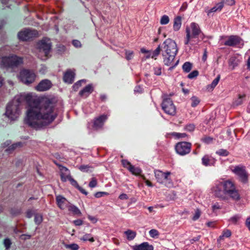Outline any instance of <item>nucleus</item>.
<instances>
[{"label":"nucleus","mask_w":250,"mask_h":250,"mask_svg":"<svg viewBox=\"0 0 250 250\" xmlns=\"http://www.w3.org/2000/svg\"><path fill=\"white\" fill-rule=\"evenodd\" d=\"M24 101L28 104L24 122L32 128L40 129L53 122L58 115L55 99H33L29 94H21L16 96L8 103L6 116L11 120H16L21 113V106Z\"/></svg>","instance_id":"obj_1"},{"label":"nucleus","mask_w":250,"mask_h":250,"mask_svg":"<svg viewBox=\"0 0 250 250\" xmlns=\"http://www.w3.org/2000/svg\"><path fill=\"white\" fill-rule=\"evenodd\" d=\"M214 195L224 201H227L229 198L235 201L240 199V195L237 190L234 184L229 180L219 183L216 187Z\"/></svg>","instance_id":"obj_2"},{"label":"nucleus","mask_w":250,"mask_h":250,"mask_svg":"<svg viewBox=\"0 0 250 250\" xmlns=\"http://www.w3.org/2000/svg\"><path fill=\"white\" fill-rule=\"evenodd\" d=\"M162 55L165 65L169 66L173 61L176 56L178 48L176 42L170 39H166L162 44Z\"/></svg>","instance_id":"obj_3"},{"label":"nucleus","mask_w":250,"mask_h":250,"mask_svg":"<svg viewBox=\"0 0 250 250\" xmlns=\"http://www.w3.org/2000/svg\"><path fill=\"white\" fill-rule=\"evenodd\" d=\"M186 34L184 39L185 45H194L199 42V38L203 40L205 37L199 24L195 22H191L190 27H186Z\"/></svg>","instance_id":"obj_4"},{"label":"nucleus","mask_w":250,"mask_h":250,"mask_svg":"<svg viewBox=\"0 0 250 250\" xmlns=\"http://www.w3.org/2000/svg\"><path fill=\"white\" fill-rule=\"evenodd\" d=\"M23 62L22 58L16 55L3 57L0 62L1 65L4 67L12 68L18 67Z\"/></svg>","instance_id":"obj_5"},{"label":"nucleus","mask_w":250,"mask_h":250,"mask_svg":"<svg viewBox=\"0 0 250 250\" xmlns=\"http://www.w3.org/2000/svg\"><path fill=\"white\" fill-rule=\"evenodd\" d=\"M36 77L33 71L23 69L20 72L19 79L24 84L29 85L35 81Z\"/></svg>","instance_id":"obj_6"},{"label":"nucleus","mask_w":250,"mask_h":250,"mask_svg":"<svg viewBox=\"0 0 250 250\" xmlns=\"http://www.w3.org/2000/svg\"><path fill=\"white\" fill-rule=\"evenodd\" d=\"M107 119V116L104 114L100 115L87 124V127L89 130H99L103 128L104 122Z\"/></svg>","instance_id":"obj_7"},{"label":"nucleus","mask_w":250,"mask_h":250,"mask_svg":"<svg viewBox=\"0 0 250 250\" xmlns=\"http://www.w3.org/2000/svg\"><path fill=\"white\" fill-rule=\"evenodd\" d=\"M226 40L224 44L229 46H237L239 48H242L244 45V41L239 36L237 35H231L227 36Z\"/></svg>","instance_id":"obj_8"},{"label":"nucleus","mask_w":250,"mask_h":250,"mask_svg":"<svg viewBox=\"0 0 250 250\" xmlns=\"http://www.w3.org/2000/svg\"><path fill=\"white\" fill-rule=\"evenodd\" d=\"M191 143L188 142H180L175 146V149L177 154L185 156L190 153L191 149Z\"/></svg>","instance_id":"obj_9"},{"label":"nucleus","mask_w":250,"mask_h":250,"mask_svg":"<svg viewBox=\"0 0 250 250\" xmlns=\"http://www.w3.org/2000/svg\"><path fill=\"white\" fill-rule=\"evenodd\" d=\"M162 107L164 112L168 115L174 116L176 114V107L172 101L169 97L163 99Z\"/></svg>","instance_id":"obj_10"},{"label":"nucleus","mask_w":250,"mask_h":250,"mask_svg":"<svg viewBox=\"0 0 250 250\" xmlns=\"http://www.w3.org/2000/svg\"><path fill=\"white\" fill-rule=\"evenodd\" d=\"M38 35V32L36 30L25 29L19 32L18 37L20 40L24 41L37 37Z\"/></svg>","instance_id":"obj_11"},{"label":"nucleus","mask_w":250,"mask_h":250,"mask_svg":"<svg viewBox=\"0 0 250 250\" xmlns=\"http://www.w3.org/2000/svg\"><path fill=\"white\" fill-rule=\"evenodd\" d=\"M232 171L238 176L239 180L243 183H246L248 181V174L246 171L245 167L242 166H235L232 169Z\"/></svg>","instance_id":"obj_12"},{"label":"nucleus","mask_w":250,"mask_h":250,"mask_svg":"<svg viewBox=\"0 0 250 250\" xmlns=\"http://www.w3.org/2000/svg\"><path fill=\"white\" fill-rule=\"evenodd\" d=\"M170 174L171 173L169 171L163 172L159 170L155 171V176L157 181L161 184H165L166 185L167 182H168L169 185H171L172 183L169 182L170 179L168 178Z\"/></svg>","instance_id":"obj_13"},{"label":"nucleus","mask_w":250,"mask_h":250,"mask_svg":"<svg viewBox=\"0 0 250 250\" xmlns=\"http://www.w3.org/2000/svg\"><path fill=\"white\" fill-rule=\"evenodd\" d=\"M38 46L40 52L44 53L45 57H47L51 48V43L42 40L38 42Z\"/></svg>","instance_id":"obj_14"},{"label":"nucleus","mask_w":250,"mask_h":250,"mask_svg":"<svg viewBox=\"0 0 250 250\" xmlns=\"http://www.w3.org/2000/svg\"><path fill=\"white\" fill-rule=\"evenodd\" d=\"M52 86L50 81L45 79L42 80L36 87V89L38 91H44L49 89Z\"/></svg>","instance_id":"obj_15"},{"label":"nucleus","mask_w":250,"mask_h":250,"mask_svg":"<svg viewBox=\"0 0 250 250\" xmlns=\"http://www.w3.org/2000/svg\"><path fill=\"white\" fill-rule=\"evenodd\" d=\"M56 203L58 207L62 210L68 208L70 204L65 198L60 195L57 196Z\"/></svg>","instance_id":"obj_16"},{"label":"nucleus","mask_w":250,"mask_h":250,"mask_svg":"<svg viewBox=\"0 0 250 250\" xmlns=\"http://www.w3.org/2000/svg\"><path fill=\"white\" fill-rule=\"evenodd\" d=\"M58 166L60 171L61 179L62 181L65 182L67 180V179L71 176L70 172L66 167L61 165H58Z\"/></svg>","instance_id":"obj_17"},{"label":"nucleus","mask_w":250,"mask_h":250,"mask_svg":"<svg viewBox=\"0 0 250 250\" xmlns=\"http://www.w3.org/2000/svg\"><path fill=\"white\" fill-rule=\"evenodd\" d=\"M94 91L92 84H89L80 91L79 95L83 98H86Z\"/></svg>","instance_id":"obj_18"},{"label":"nucleus","mask_w":250,"mask_h":250,"mask_svg":"<svg viewBox=\"0 0 250 250\" xmlns=\"http://www.w3.org/2000/svg\"><path fill=\"white\" fill-rule=\"evenodd\" d=\"M241 59L240 57L236 55H234L231 56L228 61L229 67L231 70H233L239 65Z\"/></svg>","instance_id":"obj_19"},{"label":"nucleus","mask_w":250,"mask_h":250,"mask_svg":"<svg viewBox=\"0 0 250 250\" xmlns=\"http://www.w3.org/2000/svg\"><path fill=\"white\" fill-rule=\"evenodd\" d=\"M216 161V159L209 155H205L202 158V164L206 167L214 166Z\"/></svg>","instance_id":"obj_20"},{"label":"nucleus","mask_w":250,"mask_h":250,"mask_svg":"<svg viewBox=\"0 0 250 250\" xmlns=\"http://www.w3.org/2000/svg\"><path fill=\"white\" fill-rule=\"evenodd\" d=\"M153 246L148 242H143L139 245L133 246V250H153Z\"/></svg>","instance_id":"obj_21"},{"label":"nucleus","mask_w":250,"mask_h":250,"mask_svg":"<svg viewBox=\"0 0 250 250\" xmlns=\"http://www.w3.org/2000/svg\"><path fill=\"white\" fill-rule=\"evenodd\" d=\"M63 81L68 83H72L74 80V73L71 70H67L64 74Z\"/></svg>","instance_id":"obj_22"},{"label":"nucleus","mask_w":250,"mask_h":250,"mask_svg":"<svg viewBox=\"0 0 250 250\" xmlns=\"http://www.w3.org/2000/svg\"><path fill=\"white\" fill-rule=\"evenodd\" d=\"M224 7V2H220L217 3L215 6L213 7L207 12V14L208 16H211V13L217 11H220Z\"/></svg>","instance_id":"obj_23"},{"label":"nucleus","mask_w":250,"mask_h":250,"mask_svg":"<svg viewBox=\"0 0 250 250\" xmlns=\"http://www.w3.org/2000/svg\"><path fill=\"white\" fill-rule=\"evenodd\" d=\"M67 208L68 211L71 212L74 215H77L78 216L82 215V212L79 208L71 203L68 206Z\"/></svg>","instance_id":"obj_24"},{"label":"nucleus","mask_w":250,"mask_h":250,"mask_svg":"<svg viewBox=\"0 0 250 250\" xmlns=\"http://www.w3.org/2000/svg\"><path fill=\"white\" fill-rule=\"evenodd\" d=\"M181 17L180 16L176 17L174 20L173 30L175 31H178L181 28Z\"/></svg>","instance_id":"obj_25"},{"label":"nucleus","mask_w":250,"mask_h":250,"mask_svg":"<svg viewBox=\"0 0 250 250\" xmlns=\"http://www.w3.org/2000/svg\"><path fill=\"white\" fill-rule=\"evenodd\" d=\"M128 170L134 175H140L142 172V170L138 167H135L134 166L131 165L128 168Z\"/></svg>","instance_id":"obj_26"},{"label":"nucleus","mask_w":250,"mask_h":250,"mask_svg":"<svg viewBox=\"0 0 250 250\" xmlns=\"http://www.w3.org/2000/svg\"><path fill=\"white\" fill-rule=\"evenodd\" d=\"M125 233L127 237V239L129 241L134 239L136 235V232L130 229H128L127 230L125 231Z\"/></svg>","instance_id":"obj_27"},{"label":"nucleus","mask_w":250,"mask_h":250,"mask_svg":"<svg viewBox=\"0 0 250 250\" xmlns=\"http://www.w3.org/2000/svg\"><path fill=\"white\" fill-rule=\"evenodd\" d=\"M192 67V64L189 62H187L183 64L182 69L185 73H188L191 70Z\"/></svg>","instance_id":"obj_28"},{"label":"nucleus","mask_w":250,"mask_h":250,"mask_svg":"<svg viewBox=\"0 0 250 250\" xmlns=\"http://www.w3.org/2000/svg\"><path fill=\"white\" fill-rule=\"evenodd\" d=\"M22 144L21 142H18L15 144H12L8 148L6 149L7 151H11L15 150L17 147H20L22 146Z\"/></svg>","instance_id":"obj_29"},{"label":"nucleus","mask_w":250,"mask_h":250,"mask_svg":"<svg viewBox=\"0 0 250 250\" xmlns=\"http://www.w3.org/2000/svg\"><path fill=\"white\" fill-rule=\"evenodd\" d=\"M64 246L66 249H70V250H78L79 249V245L75 243L71 244H64Z\"/></svg>","instance_id":"obj_30"},{"label":"nucleus","mask_w":250,"mask_h":250,"mask_svg":"<svg viewBox=\"0 0 250 250\" xmlns=\"http://www.w3.org/2000/svg\"><path fill=\"white\" fill-rule=\"evenodd\" d=\"M80 240L83 241H89L91 242H93L95 240L91 236L90 234H85L82 237L80 238Z\"/></svg>","instance_id":"obj_31"},{"label":"nucleus","mask_w":250,"mask_h":250,"mask_svg":"<svg viewBox=\"0 0 250 250\" xmlns=\"http://www.w3.org/2000/svg\"><path fill=\"white\" fill-rule=\"evenodd\" d=\"M161 52L162 53V48L161 44H160L157 48L152 52L151 57L152 58H154L158 56Z\"/></svg>","instance_id":"obj_32"},{"label":"nucleus","mask_w":250,"mask_h":250,"mask_svg":"<svg viewBox=\"0 0 250 250\" xmlns=\"http://www.w3.org/2000/svg\"><path fill=\"white\" fill-rule=\"evenodd\" d=\"M42 215L41 214L36 213L35 214L34 221L36 224L39 225L42 221Z\"/></svg>","instance_id":"obj_33"},{"label":"nucleus","mask_w":250,"mask_h":250,"mask_svg":"<svg viewBox=\"0 0 250 250\" xmlns=\"http://www.w3.org/2000/svg\"><path fill=\"white\" fill-rule=\"evenodd\" d=\"M191 106L193 107L196 106L200 103V100L196 96H193L190 99Z\"/></svg>","instance_id":"obj_34"},{"label":"nucleus","mask_w":250,"mask_h":250,"mask_svg":"<svg viewBox=\"0 0 250 250\" xmlns=\"http://www.w3.org/2000/svg\"><path fill=\"white\" fill-rule=\"evenodd\" d=\"M216 154L221 156H227L229 155V152L224 149H220L216 151Z\"/></svg>","instance_id":"obj_35"},{"label":"nucleus","mask_w":250,"mask_h":250,"mask_svg":"<svg viewBox=\"0 0 250 250\" xmlns=\"http://www.w3.org/2000/svg\"><path fill=\"white\" fill-rule=\"evenodd\" d=\"M213 138L209 136H204L201 139V141L206 144H210L212 143Z\"/></svg>","instance_id":"obj_36"},{"label":"nucleus","mask_w":250,"mask_h":250,"mask_svg":"<svg viewBox=\"0 0 250 250\" xmlns=\"http://www.w3.org/2000/svg\"><path fill=\"white\" fill-rule=\"evenodd\" d=\"M245 97V95H239L238 99L234 101V104L236 106L241 104L243 102V98Z\"/></svg>","instance_id":"obj_37"},{"label":"nucleus","mask_w":250,"mask_h":250,"mask_svg":"<svg viewBox=\"0 0 250 250\" xmlns=\"http://www.w3.org/2000/svg\"><path fill=\"white\" fill-rule=\"evenodd\" d=\"M195 127V126L193 124H189L185 126L184 130L189 132H192L194 130Z\"/></svg>","instance_id":"obj_38"},{"label":"nucleus","mask_w":250,"mask_h":250,"mask_svg":"<svg viewBox=\"0 0 250 250\" xmlns=\"http://www.w3.org/2000/svg\"><path fill=\"white\" fill-rule=\"evenodd\" d=\"M169 21V17L167 15H163L160 20V23L162 25H165L167 24Z\"/></svg>","instance_id":"obj_39"},{"label":"nucleus","mask_w":250,"mask_h":250,"mask_svg":"<svg viewBox=\"0 0 250 250\" xmlns=\"http://www.w3.org/2000/svg\"><path fill=\"white\" fill-rule=\"evenodd\" d=\"M85 80H81L78 82H77L73 85V89L76 91L79 88V87L81 86L82 83H85Z\"/></svg>","instance_id":"obj_40"},{"label":"nucleus","mask_w":250,"mask_h":250,"mask_svg":"<svg viewBox=\"0 0 250 250\" xmlns=\"http://www.w3.org/2000/svg\"><path fill=\"white\" fill-rule=\"evenodd\" d=\"M220 79V75H218L217 77L213 80L211 83L208 85V87H210L211 88H214L218 83Z\"/></svg>","instance_id":"obj_41"},{"label":"nucleus","mask_w":250,"mask_h":250,"mask_svg":"<svg viewBox=\"0 0 250 250\" xmlns=\"http://www.w3.org/2000/svg\"><path fill=\"white\" fill-rule=\"evenodd\" d=\"M149 233L150 236L152 238L157 237L159 235L158 231L155 229H152L150 230L149 231Z\"/></svg>","instance_id":"obj_42"},{"label":"nucleus","mask_w":250,"mask_h":250,"mask_svg":"<svg viewBox=\"0 0 250 250\" xmlns=\"http://www.w3.org/2000/svg\"><path fill=\"white\" fill-rule=\"evenodd\" d=\"M172 135L178 138H185L188 136V135L185 133L173 132Z\"/></svg>","instance_id":"obj_43"},{"label":"nucleus","mask_w":250,"mask_h":250,"mask_svg":"<svg viewBox=\"0 0 250 250\" xmlns=\"http://www.w3.org/2000/svg\"><path fill=\"white\" fill-rule=\"evenodd\" d=\"M200 215H201V211L199 209L197 208L195 210L194 215L192 217V219L193 221H196V220H197V219H199V218L200 217Z\"/></svg>","instance_id":"obj_44"},{"label":"nucleus","mask_w":250,"mask_h":250,"mask_svg":"<svg viewBox=\"0 0 250 250\" xmlns=\"http://www.w3.org/2000/svg\"><path fill=\"white\" fill-rule=\"evenodd\" d=\"M198 74L199 72L197 70H194L188 75V78L190 79H192L196 77Z\"/></svg>","instance_id":"obj_45"},{"label":"nucleus","mask_w":250,"mask_h":250,"mask_svg":"<svg viewBox=\"0 0 250 250\" xmlns=\"http://www.w3.org/2000/svg\"><path fill=\"white\" fill-rule=\"evenodd\" d=\"M67 180L69 181L70 182V184L73 186L75 187L76 188H77L79 186V185H78L77 182L75 180H74L71 176L69 177L67 179Z\"/></svg>","instance_id":"obj_46"},{"label":"nucleus","mask_w":250,"mask_h":250,"mask_svg":"<svg viewBox=\"0 0 250 250\" xmlns=\"http://www.w3.org/2000/svg\"><path fill=\"white\" fill-rule=\"evenodd\" d=\"M240 218L241 216H240L239 215H235L231 217L229 219V221H231L233 224H236Z\"/></svg>","instance_id":"obj_47"},{"label":"nucleus","mask_w":250,"mask_h":250,"mask_svg":"<svg viewBox=\"0 0 250 250\" xmlns=\"http://www.w3.org/2000/svg\"><path fill=\"white\" fill-rule=\"evenodd\" d=\"M11 241L9 238H6L4 240V245L6 250L9 249L11 245Z\"/></svg>","instance_id":"obj_48"},{"label":"nucleus","mask_w":250,"mask_h":250,"mask_svg":"<svg viewBox=\"0 0 250 250\" xmlns=\"http://www.w3.org/2000/svg\"><path fill=\"white\" fill-rule=\"evenodd\" d=\"M122 164L123 165V167L126 168H127L128 170V168L130 167V166H131V163L128 161L127 160H122Z\"/></svg>","instance_id":"obj_49"},{"label":"nucleus","mask_w":250,"mask_h":250,"mask_svg":"<svg viewBox=\"0 0 250 250\" xmlns=\"http://www.w3.org/2000/svg\"><path fill=\"white\" fill-rule=\"evenodd\" d=\"M97 180L95 178L93 177L91 179V180L89 183V187L93 188L97 186Z\"/></svg>","instance_id":"obj_50"},{"label":"nucleus","mask_w":250,"mask_h":250,"mask_svg":"<svg viewBox=\"0 0 250 250\" xmlns=\"http://www.w3.org/2000/svg\"><path fill=\"white\" fill-rule=\"evenodd\" d=\"M133 52L132 51H125V58L127 60H130L133 57Z\"/></svg>","instance_id":"obj_51"},{"label":"nucleus","mask_w":250,"mask_h":250,"mask_svg":"<svg viewBox=\"0 0 250 250\" xmlns=\"http://www.w3.org/2000/svg\"><path fill=\"white\" fill-rule=\"evenodd\" d=\"M109 194L106 192H97L95 194V197L96 198H100L104 195H108Z\"/></svg>","instance_id":"obj_52"},{"label":"nucleus","mask_w":250,"mask_h":250,"mask_svg":"<svg viewBox=\"0 0 250 250\" xmlns=\"http://www.w3.org/2000/svg\"><path fill=\"white\" fill-rule=\"evenodd\" d=\"M90 167L89 165H82L80 167L79 169L83 172H87L88 171Z\"/></svg>","instance_id":"obj_53"},{"label":"nucleus","mask_w":250,"mask_h":250,"mask_svg":"<svg viewBox=\"0 0 250 250\" xmlns=\"http://www.w3.org/2000/svg\"><path fill=\"white\" fill-rule=\"evenodd\" d=\"M162 69L161 67H156L154 68V74L156 75L159 76L162 73Z\"/></svg>","instance_id":"obj_54"},{"label":"nucleus","mask_w":250,"mask_h":250,"mask_svg":"<svg viewBox=\"0 0 250 250\" xmlns=\"http://www.w3.org/2000/svg\"><path fill=\"white\" fill-rule=\"evenodd\" d=\"M72 44L77 48L81 47L82 46L81 42L78 40H73L72 41Z\"/></svg>","instance_id":"obj_55"},{"label":"nucleus","mask_w":250,"mask_h":250,"mask_svg":"<svg viewBox=\"0 0 250 250\" xmlns=\"http://www.w3.org/2000/svg\"><path fill=\"white\" fill-rule=\"evenodd\" d=\"M231 234V231L229 229L225 230L223 231V235L224 237H229Z\"/></svg>","instance_id":"obj_56"},{"label":"nucleus","mask_w":250,"mask_h":250,"mask_svg":"<svg viewBox=\"0 0 250 250\" xmlns=\"http://www.w3.org/2000/svg\"><path fill=\"white\" fill-rule=\"evenodd\" d=\"M73 223L75 226H79L83 224V221L81 219H77L73 221Z\"/></svg>","instance_id":"obj_57"},{"label":"nucleus","mask_w":250,"mask_h":250,"mask_svg":"<svg viewBox=\"0 0 250 250\" xmlns=\"http://www.w3.org/2000/svg\"><path fill=\"white\" fill-rule=\"evenodd\" d=\"M135 93H141L143 92V88L139 85L136 86L134 90Z\"/></svg>","instance_id":"obj_58"},{"label":"nucleus","mask_w":250,"mask_h":250,"mask_svg":"<svg viewBox=\"0 0 250 250\" xmlns=\"http://www.w3.org/2000/svg\"><path fill=\"white\" fill-rule=\"evenodd\" d=\"M119 198L120 200H127L128 199V197L127 194H126L125 193H122L119 195Z\"/></svg>","instance_id":"obj_59"},{"label":"nucleus","mask_w":250,"mask_h":250,"mask_svg":"<svg viewBox=\"0 0 250 250\" xmlns=\"http://www.w3.org/2000/svg\"><path fill=\"white\" fill-rule=\"evenodd\" d=\"M224 3L225 2L229 5H232L235 4L234 0H224Z\"/></svg>","instance_id":"obj_60"},{"label":"nucleus","mask_w":250,"mask_h":250,"mask_svg":"<svg viewBox=\"0 0 250 250\" xmlns=\"http://www.w3.org/2000/svg\"><path fill=\"white\" fill-rule=\"evenodd\" d=\"M77 189L83 194L86 195L88 194V192L86 191V190L83 189V188L80 187V186L77 188Z\"/></svg>","instance_id":"obj_61"},{"label":"nucleus","mask_w":250,"mask_h":250,"mask_svg":"<svg viewBox=\"0 0 250 250\" xmlns=\"http://www.w3.org/2000/svg\"><path fill=\"white\" fill-rule=\"evenodd\" d=\"M245 225L250 230V217L247 218V219H246Z\"/></svg>","instance_id":"obj_62"},{"label":"nucleus","mask_w":250,"mask_h":250,"mask_svg":"<svg viewBox=\"0 0 250 250\" xmlns=\"http://www.w3.org/2000/svg\"><path fill=\"white\" fill-rule=\"evenodd\" d=\"M88 218L89 220H90L93 223H95L97 221V219L94 216L89 215L88 216Z\"/></svg>","instance_id":"obj_63"},{"label":"nucleus","mask_w":250,"mask_h":250,"mask_svg":"<svg viewBox=\"0 0 250 250\" xmlns=\"http://www.w3.org/2000/svg\"><path fill=\"white\" fill-rule=\"evenodd\" d=\"M33 214V212L32 210H28L26 212V216L29 218H31Z\"/></svg>","instance_id":"obj_64"}]
</instances>
